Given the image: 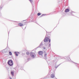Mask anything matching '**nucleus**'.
Here are the masks:
<instances>
[{"label":"nucleus","instance_id":"obj_3","mask_svg":"<svg viewBox=\"0 0 79 79\" xmlns=\"http://www.w3.org/2000/svg\"><path fill=\"white\" fill-rule=\"evenodd\" d=\"M8 64L9 66H11L13 65V60H9L8 62Z\"/></svg>","mask_w":79,"mask_h":79},{"label":"nucleus","instance_id":"obj_12","mask_svg":"<svg viewBox=\"0 0 79 79\" xmlns=\"http://www.w3.org/2000/svg\"><path fill=\"white\" fill-rule=\"evenodd\" d=\"M60 64H59V65H58L57 66L55 67V68H56H56H58V66H60Z\"/></svg>","mask_w":79,"mask_h":79},{"label":"nucleus","instance_id":"obj_7","mask_svg":"<svg viewBox=\"0 0 79 79\" xmlns=\"http://www.w3.org/2000/svg\"><path fill=\"white\" fill-rule=\"evenodd\" d=\"M55 77V74L52 73L51 75V77L52 78H53Z\"/></svg>","mask_w":79,"mask_h":79},{"label":"nucleus","instance_id":"obj_15","mask_svg":"<svg viewBox=\"0 0 79 79\" xmlns=\"http://www.w3.org/2000/svg\"><path fill=\"white\" fill-rule=\"evenodd\" d=\"M9 54L10 55H12V53H11V52H9Z\"/></svg>","mask_w":79,"mask_h":79},{"label":"nucleus","instance_id":"obj_16","mask_svg":"<svg viewBox=\"0 0 79 79\" xmlns=\"http://www.w3.org/2000/svg\"><path fill=\"white\" fill-rule=\"evenodd\" d=\"M46 15L45 14H43L42 15H41V16H40V17H42V16H45V15Z\"/></svg>","mask_w":79,"mask_h":79},{"label":"nucleus","instance_id":"obj_9","mask_svg":"<svg viewBox=\"0 0 79 79\" xmlns=\"http://www.w3.org/2000/svg\"><path fill=\"white\" fill-rule=\"evenodd\" d=\"M47 53H46V52L44 54V57H45V59H47Z\"/></svg>","mask_w":79,"mask_h":79},{"label":"nucleus","instance_id":"obj_11","mask_svg":"<svg viewBox=\"0 0 79 79\" xmlns=\"http://www.w3.org/2000/svg\"><path fill=\"white\" fill-rule=\"evenodd\" d=\"M26 53L27 55H29L30 54V53H29V52H26Z\"/></svg>","mask_w":79,"mask_h":79},{"label":"nucleus","instance_id":"obj_17","mask_svg":"<svg viewBox=\"0 0 79 79\" xmlns=\"http://www.w3.org/2000/svg\"><path fill=\"white\" fill-rule=\"evenodd\" d=\"M31 3H32V0H29Z\"/></svg>","mask_w":79,"mask_h":79},{"label":"nucleus","instance_id":"obj_4","mask_svg":"<svg viewBox=\"0 0 79 79\" xmlns=\"http://www.w3.org/2000/svg\"><path fill=\"white\" fill-rule=\"evenodd\" d=\"M43 47V44H42V43H41L40 44V45L37 47V48H42Z\"/></svg>","mask_w":79,"mask_h":79},{"label":"nucleus","instance_id":"obj_1","mask_svg":"<svg viewBox=\"0 0 79 79\" xmlns=\"http://www.w3.org/2000/svg\"><path fill=\"white\" fill-rule=\"evenodd\" d=\"M48 41L49 43H50L49 46V47H50V46H51V44L50 43L51 40L50 39H49V38H48V37H46V36H45L44 39V42H48Z\"/></svg>","mask_w":79,"mask_h":79},{"label":"nucleus","instance_id":"obj_5","mask_svg":"<svg viewBox=\"0 0 79 79\" xmlns=\"http://www.w3.org/2000/svg\"><path fill=\"white\" fill-rule=\"evenodd\" d=\"M14 53L15 56H18V54H19L20 53L19 52H15Z\"/></svg>","mask_w":79,"mask_h":79},{"label":"nucleus","instance_id":"obj_6","mask_svg":"<svg viewBox=\"0 0 79 79\" xmlns=\"http://www.w3.org/2000/svg\"><path fill=\"white\" fill-rule=\"evenodd\" d=\"M42 54H43V52L39 51V55H42Z\"/></svg>","mask_w":79,"mask_h":79},{"label":"nucleus","instance_id":"obj_8","mask_svg":"<svg viewBox=\"0 0 79 79\" xmlns=\"http://www.w3.org/2000/svg\"><path fill=\"white\" fill-rule=\"evenodd\" d=\"M69 9H67L65 10V13H68V12H69Z\"/></svg>","mask_w":79,"mask_h":79},{"label":"nucleus","instance_id":"obj_18","mask_svg":"<svg viewBox=\"0 0 79 79\" xmlns=\"http://www.w3.org/2000/svg\"><path fill=\"white\" fill-rule=\"evenodd\" d=\"M74 63V64H77V63H75L73 62Z\"/></svg>","mask_w":79,"mask_h":79},{"label":"nucleus","instance_id":"obj_23","mask_svg":"<svg viewBox=\"0 0 79 79\" xmlns=\"http://www.w3.org/2000/svg\"><path fill=\"white\" fill-rule=\"evenodd\" d=\"M25 21V20H23V21Z\"/></svg>","mask_w":79,"mask_h":79},{"label":"nucleus","instance_id":"obj_14","mask_svg":"<svg viewBox=\"0 0 79 79\" xmlns=\"http://www.w3.org/2000/svg\"><path fill=\"white\" fill-rule=\"evenodd\" d=\"M11 74H12V76H14V73L13 72H11Z\"/></svg>","mask_w":79,"mask_h":79},{"label":"nucleus","instance_id":"obj_19","mask_svg":"<svg viewBox=\"0 0 79 79\" xmlns=\"http://www.w3.org/2000/svg\"><path fill=\"white\" fill-rule=\"evenodd\" d=\"M43 48V49H44V50H45V49L46 48H45V47H44Z\"/></svg>","mask_w":79,"mask_h":79},{"label":"nucleus","instance_id":"obj_20","mask_svg":"<svg viewBox=\"0 0 79 79\" xmlns=\"http://www.w3.org/2000/svg\"><path fill=\"white\" fill-rule=\"evenodd\" d=\"M1 53H3V51H1Z\"/></svg>","mask_w":79,"mask_h":79},{"label":"nucleus","instance_id":"obj_24","mask_svg":"<svg viewBox=\"0 0 79 79\" xmlns=\"http://www.w3.org/2000/svg\"><path fill=\"white\" fill-rule=\"evenodd\" d=\"M10 79H12L11 78H10Z\"/></svg>","mask_w":79,"mask_h":79},{"label":"nucleus","instance_id":"obj_13","mask_svg":"<svg viewBox=\"0 0 79 79\" xmlns=\"http://www.w3.org/2000/svg\"><path fill=\"white\" fill-rule=\"evenodd\" d=\"M41 15V13H38L37 14L38 16H40V15Z\"/></svg>","mask_w":79,"mask_h":79},{"label":"nucleus","instance_id":"obj_2","mask_svg":"<svg viewBox=\"0 0 79 79\" xmlns=\"http://www.w3.org/2000/svg\"><path fill=\"white\" fill-rule=\"evenodd\" d=\"M30 56L32 58H34L36 56V54L34 52H30Z\"/></svg>","mask_w":79,"mask_h":79},{"label":"nucleus","instance_id":"obj_22","mask_svg":"<svg viewBox=\"0 0 79 79\" xmlns=\"http://www.w3.org/2000/svg\"><path fill=\"white\" fill-rule=\"evenodd\" d=\"M8 35H9V32H8Z\"/></svg>","mask_w":79,"mask_h":79},{"label":"nucleus","instance_id":"obj_10","mask_svg":"<svg viewBox=\"0 0 79 79\" xmlns=\"http://www.w3.org/2000/svg\"><path fill=\"white\" fill-rule=\"evenodd\" d=\"M19 26H23V24H22L21 23H19Z\"/></svg>","mask_w":79,"mask_h":79},{"label":"nucleus","instance_id":"obj_21","mask_svg":"<svg viewBox=\"0 0 79 79\" xmlns=\"http://www.w3.org/2000/svg\"><path fill=\"white\" fill-rule=\"evenodd\" d=\"M1 8H2V7H1Z\"/></svg>","mask_w":79,"mask_h":79}]
</instances>
